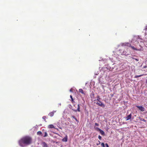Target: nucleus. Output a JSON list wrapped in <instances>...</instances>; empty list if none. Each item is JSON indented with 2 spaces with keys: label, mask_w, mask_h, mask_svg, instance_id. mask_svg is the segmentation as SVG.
Wrapping results in <instances>:
<instances>
[{
  "label": "nucleus",
  "mask_w": 147,
  "mask_h": 147,
  "mask_svg": "<svg viewBox=\"0 0 147 147\" xmlns=\"http://www.w3.org/2000/svg\"><path fill=\"white\" fill-rule=\"evenodd\" d=\"M122 45V46H126L129 47H131V44L128 42L123 43Z\"/></svg>",
  "instance_id": "423d86ee"
},
{
  "label": "nucleus",
  "mask_w": 147,
  "mask_h": 147,
  "mask_svg": "<svg viewBox=\"0 0 147 147\" xmlns=\"http://www.w3.org/2000/svg\"><path fill=\"white\" fill-rule=\"evenodd\" d=\"M70 91H71V90H70Z\"/></svg>",
  "instance_id": "7c9ffc66"
},
{
  "label": "nucleus",
  "mask_w": 147,
  "mask_h": 147,
  "mask_svg": "<svg viewBox=\"0 0 147 147\" xmlns=\"http://www.w3.org/2000/svg\"><path fill=\"white\" fill-rule=\"evenodd\" d=\"M146 67H144V68H145Z\"/></svg>",
  "instance_id": "c756f323"
},
{
  "label": "nucleus",
  "mask_w": 147,
  "mask_h": 147,
  "mask_svg": "<svg viewBox=\"0 0 147 147\" xmlns=\"http://www.w3.org/2000/svg\"><path fill=\"white\" fill-rule=\"evenodd\" d=\"M72 117L76 121H78V120L74 116H72Z\"/></svg>",
  "instance_id": "6ab92c4d"
},
{
  "label": "nucleus",
  "mask_w": 147,
  "mask_h": 147,
  "mask_svg": "<svg viewBox=\"0 0 147 147\" xmlns=\"http://www.w3.org/2000/svg\"><path fill=\"white\" fill-rule=\"evenodd\" d=\"M139 46L140 47V48H139V47H138V46L136 45V47H135L134 46H131L130 47H131V48L133 50H135L136 51H141V47L140 45H139Z\"/></svg>",
  "instance_id": "f03ea898"
},
{
  "label": "nucleus",
  "mask_w": 147,
  "mask_h": 147,
  "mask_svg": "<svg viewBox=\"0 0 147 147\" xmlns=\"http://www.w3.org/2000/svg\"><path fill=\"white\" fill-rule=\"evenodd\" d=\"M67 136L66 135L65 137L62 139V141L63 142H66L67 141Z\"/></svg>",
  "instance_id": "9d476101"
},
{
  "label": "nucleus",
  "mask_w": 147,
  "mask_h": 147,
  "mask_svg": "<svg viewBox=\"0 0 147 147\" xmlns=\"http://www.w3.org/2000/svg\"><path fill=\"white\" fill-rule=\"evenodd\" d=\"M99 103L98 102H96V104L102 107V108H104L105 107V105L102 103L101 101H100Z\"/></svg>",
  "instance_id": "20e7f679"
},
{
  "label": "nucleus",
  "mask_w": 147,
  "mask_h": 147,
  "mask_svg": "<svg viewBox=\"0 0 147 147\" xmlns=\"http://www.w3.org/2000/svg\"><path fill=\"white\" fill-rule=\"evenodd\" d=\"M79 92L82 94H85L84 92L82 89H79Z\"/></svg>",
  "instance_id": "ddd939ff"
},
{
  "label": "nucleus",
  "mask_w": 147,
  "mask_h": 147,
  "mask_svg": "<svg viewBox=\"0 0 147 147\" xmlns=\"http://www.w3.org/2000/svg\"><path fill=\"white\" fill-rule=\"evenodd\" d=\"M32 139L30 136H26L21 138L18 141L19 145L21 147H25L32 143Z\"/></svg>",
  "instance_id": "f257e3e1"
},
{
  "label": "nucleus",
  "mask_w": 147,
  "mask_h": 147,
  "mask_svg": "<svg viewBox=\"0 0 147 147\" xmlns=\"http://www.w3.org/2000/svg\"><path fill=\"white\" fill-rule=\"evenodd\" d=\"M133 59H135L136 61H138L139 60L137 59L134 58L132 57V58Z\"/></svg>",
  "instance_id": "5701e85b"
},
{
  "label": "nucleus",
  "mask_w": 147,
  "mask_h": 147,
  "mask_svg": "<svg viewBox=\"0 0 147 147\" xmlns=\"http://www.w3.org/2000/svg\"><path fill=\"white\" fill-rule=\"evenodd\" d=\"M98 142H99V144H100V142L99 141H98Z\"/></svg>",
  "instance_id": "c85d7f7f"
},
{
  "label": "nucleus",
  "mask_w": 147,
  "mask_h": 147,
  "mask_svg": "<svg viewBox=\"0 0 147 147\" xmlns=\"http://www.w3.org/2000/svg\"><path fill=\"white\" fill-rule=\"evenodd\" d=\"M132 117L131 113H130L129 115H128L127 117H125V119L126 121H127L130 119Z\"/></svg>",
  "instance_id": "0eeeda50"
},
{
  "label": "nucleus",
  "mask_w": 147,
  "mask_h": 147,
  "mask_svg": "<svg viewBox=\"0 0 147 147\" xmlns=\"http://www.w3.org/2000/svg\"><path fill=\"white\" fill-rule=\"evenodd\" d=\"M105 147H109V146L107 143H106L105 146Z\"/></svg>",
  "instance_id": "393cba45"
},
{
  "label": "nucleus",
  "mask_w": 147,
  "mask_h": 147,
  "mask_svg": "<svg viewBox=\"0 0 147 147\" xmlns=\"http://www.w3.org/2000/svg\"><path fill=\"white\" fill-rule=\"evenodd\" d=\"M101 146L102 147H105V144L103 143H102L101 144Z\"/></svg>",
  "instance_id": "412c9836"
},
{
  "label": "nucleus",
  "mask_w": 147,
  "mask_h": 147,
  "mask_svg": "<svg viewBox=\"0 0 147 147\" xmlns=\"http://www.w3.org/2000/svg\"><path fill=\"white\" fill-rule=\"evenodd\" d=\"M41 145L43 147H48V146L46 143L42 142L41 143Z\"/></svg>",
  "instance_id": "6e6552de"
},
{
  "label": "nucleus",
  "mask_w": 147,
  "mask_h": 147,
  "mask_svg": "<svg viewBox=\"0 0 147 147\" xmlns=\"http://www.w3.org/2000/svg\"><path fill=\"white\" fill-rule=\"evenodd\" d=\"M95 124V125H96V126H99V124L97 123H96Z\"/></svg>",
  "instance_id": "b1692460"
},
{
  "label": "nucleus",
  "mask_w": 147,
  "mask_h": 147,
  "mask_svg": "<svg viewBox=\"0 0 147 147\" xmlns=\"http://www.w3.org/2000/svg\"><path fill=\"white\" fill-rule=\"evenodd\" d=\"M140 120L144 121H146V120H145L144 119H140Z\"/></svg>",
  "instance_id": "a878e982"
},
{
  "label": "nucleus",
  "mask_w": 147,
  "mask_h": 147,
  "mask_svg": "<svg viewBox=\"0 0 147 147\" xmlns=\"http://www.w3.org/2000/svg\"><path fill=\"white\" fill-rule=\"evenodd\" d=\"M42 118L46 122V117L45 116H43L42 117Z\"/></svg>",
  "instance_id": "aec40b11"
},
{
  "label": "nucleus",
  "mask_w": 147,
  "mask_h": 147,
  "mask_svg": "<svg viewBox=\"0 0 147 147\" xmlns=\"http://www.w3.org/2000/svg\"><path fill=\"white\" fill-rule=\"evenodd\" d=\"M42 134V132L41 131H39L37 132V134L38 135H41Z\"/></svg>",
  "instance_id": "f3484780"
},
{
  "label": "nucleus",
  "mask_w": 147,
  "mask_h": 147,
  "mask_svg": "<svg viewBox=\"0 0 147 147\" xmlns=\"http://www.w3.org/2000/svg\"><path fill=\"white\" fill-rule=\"evenodd\" d=\"M70 97L71 98V102H72L73 103H74V102H75V101H74V99H73V97H72V96L71 95H70ZM73 104H74V103H73Z\"/></svg>",
  "instance_id": "4468645a"
},
{
  "label": "nucleus",
  "mask_w": 147,
  "mask_h": 147,
  "mask_svg": "<svg viewBox=\"0 0 147 147\" xmlns=\"http://www.w3.org/2000/svg\"><path fill=\"white\" fill-rule=\"evenodd\" d=\"M146 84H147V79L146 80Z\"/></svg>",
  "instance_id": "cd10ccee"
},
{
  "label": "nucleus",
  "mask_w": 147,
  "mask_h": 147,
  "mask_svg": "<svg viewBox=\"0 0 147 147\" xmlns=\"http://www.w3.org/2000/svg\"><path fill=\"white\" fill-rule=\"evenodd\" d=\"M98 138H99V139L100 140H101V138H102V137L101 136H100L99 135L98 136Z\"/></svg>",
  "instance_id": "4be33fe9"
},
{
  "label": "nucleus",
  "mask_w": 147,
  "mask_h": 147,
  "mask_svg": "<svg viewBox=\"0 0 147 147\" xmlns=\"http://www.w3.org/2000/svg\"><path fill=\"white\" fill-rule=\"evenodd\" d=\"M74 111L76 112H77V111H78L79 112L80 111V107L79 105V104H78V108H77V109L76 110Z\"/></svg>",
  "instance_id": "9b49d317"
},
{
  "label": "nucleus",
  "mask_w": 147,
  "mask_h": 147,
  "mask_svg": "<svg viewBox=\"0 0 147 147\" xmlns=\"http://www.w3.org/2000/svg\"><path fill=\"white\" fill-rule=\"evenodd\" d=\"M48 127L49 128H55L54 126L52 124L49 125L48 126Z\"/></svg>",
  "instance_id": "f8f14e48"
},
{
  "label": "nucleus",
  "mask_w": 147,
  "mask_h": 147,
  "mask_svg": "<svg viewBox=\"0 0 147 147\" xmlns=\"http://www.w3.org/2000/svg\"><path fill=\"white\" fill-rule=\"evenodd\" d=\"M136 107L142 112L144 111L145 110V108L142 106L136 105Z\"/></svg>",
  "instance_id": "39448f33"
},
{
  "label": "nucleus",
  "mask_w": 147,
  "mask_h": 147,
  "mask_svg": "<svg viewBox=\"0 0 147 147\" xmlns=\"http://www.w3.org/2000/svg\"><path fill=\"white\" fill-rule=\"evenodd\" d=\"M146 74H145V75H144V74H142V75H136L135 76V78H138V77H141V76H144V75H146Z\"/></svg>",
  "instance_id": "dca6fc26"
},
{
  "label": "nucleus",
  "mask_w": 147,
  "mask_h": 147,
  "mask_svg": "<svg viewBox=\"0 0 147 147\" xmlns=\"http://www.w3.org/2000/svg\"><path fill=\"white\" fill-rule=\"evenodd\" d=\"M145 30H147V25L145 26Z\"/></svg>",
  "instance_id": "bb28decb"
},
{
  "label": "nucleus",
  "mask_w": 147,
  "mask_h": 147,
  "mask_svg": "<svg viewBox=\"0 0 147 147\" xmlns=\"http://www.w3.org/2000/svg\"><path fill=\"white\" fill-rule=\"evenodd\" d=\"M95 129L97 130V131H99L100 134L102 135H105V133L104 131H102V129H100L98 127H94Z\"/></svg>",
  "instance_id": "7ed1b4c3"
},
{
  "label": "nucleus",
  "mask_w": 147,
  "mask_h": 147,
  "mask_svg": "<svg viewBox=\"0 0 147 147\" xmlns=\"http://www.w3.org/2000/svg\"><path fill=\"white\" fill-rule=\"evenodd\" d=\"M56 111H53L50 113L49 114V115L50 116V117H53L54 114V113H55Z\"/></svg>",
  "instance_id": "1a4fd4ad"
},
{
  "label": "nucleus",
  "mask_w": 147,
  "mask_h": 147,
  "mask_svg": "<svg viewBox=\"0 0 147 147\" xmlns=\"http://www.w3.org/2000/svg\"><path fill=\"white\" fill-rule=\"evenodd\" d=\"M97 99L96 100L98 101L99 102H100V101H100V96H97Z\"/></svg>",
  "instance_id": "2eb2a0df"
},
{
  "label": "nucleus",
  "mask_w": 147,
  "mask_h": 147,
  "mask_svg": "<svg viewBox=\"0 0 147 147\" xmlns=\"http://www.w3.org/2000/svg\"><path fill=\"white\" fill-rule=\"evenodd\" d=\"M48 136V135H47V132H45V135L44 136H43V137H47V136Z\"/></svg>",
  "instance_id": "a211bd4d"
}]
</instances>
